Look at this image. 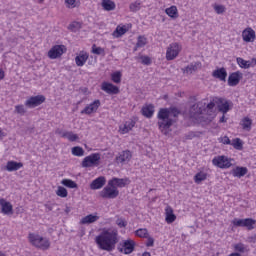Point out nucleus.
<instances>
[{
  "instance_id": "31",
  "label": "nucleus",
  "mask_w": 256,
  "mask_h": 256,
  "mask_svg": "<svg viewBox=\"0 0 256 256\" xmlns=\"http://www.w3.org/2000/svg\"><path fill=\"white\" fill-rule=\"evenodd\" d=\"M252 125H253V120H251L249 117H245L241 121V126L244 131H251Z\"/></svg>"
},
{
  "instance_id": "27",
  "label": "nucleus",
  "mask_w": 256,
  "mask_h": 256,
  "mask_svg": "<svg viewBox=\"0 0 256 256\" xmlns=\"http://www.w3.org/2000/svg\"><path fill=\"white\" fill-rule=\"evenodd\" d=\"M246 173H248L247 167L237 166L232 170L233 177H238V179H241V177H245Z\"/></svg>"
},
{
  "instance_id": "5",
  "label": "nucleus",
  "mask_w": 256,
  "mask_h": 256,
  "mask_svg": "<svg viewBox=\"0 0 256 256\" xmlns=\"http://www.w3.org/2000/svg\"><path fill=\"white\" fill-rule=\"evenodd\" d=\"M234 227H245L248 231L255 229L256 220L253 218L237 219L232 221Z\"/></svg>"
},
{
  "instance_id": "26",
  "label": "nucleus",
  "mask_w": 256,
  "mask_h": 256,
  "mask_svg": "<svg viewBox=\"0 0 256 256\" xmlns=\"http://www.w3.org/2000/svg\"><path fill=\"white\" fill-rule=\"evenodd\" d=\"M87 59H89V54L82 52L78 56L75 57V63L77 67H83L85 63H87Z\"/></svg>"
},
{
  "instance_id": "25",
  "label": "nucleus",
  "mask_w": 256,
  "mask_h": 256,
  "mask_svg": "<svg viewBox=\"0 0 256 256\" xmlns=\"http://www.w3.org/2000/svg\"><path fill=\"white\" fill-rule=\"evenodd\" d=\"M105 182V177L100 176L92 181V183L90 184V189H101L105 185Z\"/></svg>"
},
{
  "instance_id": "47",
  "label": "nucleus",
  "mask_w": 256,
  "mask_h": 256,
  "mask_svg": "<svg viewBox=\"0 0 256 256\" xmlns=\"http://www.w3.org/2000/svg\"><path fill=\"white\" fill-rule=\"evenodd\" d=\"M145 45H147V38L144 36H139L136 43V48L145 47Z\"/></svg>"
},
{
  "instance_id": "18",
  "label": "nucleus",
  "mask_w": 256,
  "mask_h": 256,
  "mask_svg": "<svg viewBox=\"0 0 256 256\" xmlns=\"http://www.w3.org/2000/svg\"><path fill=\"white\" fill-rule=\"evenodd\" d=\"M212 77L219 81H227V70L224 67L218 68L212 72Z\"/></svg>"
},
{
  "instance_id": "7",
  "label": "nucleus",
  "mask_w": 256,
  "mask_h": 256,
  "mask_svg": "<svg viewBox=\"0 0 256 256\" xmlns=\"http://www.w3.org/2000/svg\"><path fill=\"white\" fill-rule=\"evenodd\" d=\"M102 199H117L119 197V190L115 186L107 185L100 192Z\"/></svg>"
},
{
  "instance_id": "32",
  "label": "nucleus",
  "mask_w": 256,
  "mask_h": 256,
  "mask_svg": "<svg viewBox=\"0 0 256 256\" xmlns=\"http://www.w3.org/2000/svg\"><path fill=\"white\" fill-rule=\"evenodd\" d=\"M175 219H177V216L173 214V208L171 207L166 208V222L174 223Z\"/></svg>"
},
{
  "instance_id": "64",
  "label": "nucleus",
  "mask_w": 256,
  "mask_h": 256,
  "mask_svg": "<svg viewBox=\"0 0 256 256\" xmlns=\"http://www.w3.org/2000/svg\"><path fill=\"white\" fill-rule=\"evenodd\" d=\"M142 256H151V253H149V252H144V253L142 254Z\"/></svg>"
},
{
  "instance_id": "49",
  "label": "nucleus",
  "mask_w": 256,
  "mask_h": 256,
  "mask_svg": "<svg viewBox=\"0 0 256 256\" xmlns=\"http://www.w3.org/2000/svg\"><path fill=\"white\" fill-rule=\"evenodd\" d=\"M214 11L217 13V15H223V12L225 11V6L223 5H215Z\"/></svg>"
},
{
  "instance_id": "14",
  "label": "nucleus",
  "mask_w": 256,
  "mask_h": 256,
  "mask_svg": "<svg viewBox=\"0 0 256 256\" xmlns=\"http://www.w3.org/2000/svg\"><path fill=\"white\" fill-rule=\"evenodd\" d=\"M127 183H129V178H112L108 181V185L110 187H119L120 189H123V187L127 186Z\"/></svg>"
},
{
  "instance_id": "10",
  "label": "nucleus",
  "mask_w": 256,
  "mask_h": 256,
  "mask_svg": "<svg viewBox=\"0 0 256 256\" xmlns=\"http://www.w3.org/2000/svg\"><path fill=\"white\" fill-rule=\"evenodd\" d=\"M67 51L65 45H55L48 51L49 59H59Z\"/></svg>"
},
{
  "instance_id": "51",
  "label": "nucleus",
  "mask_w": 256,
  "mask_h": 256,
  "mask_svg": "<svg viewBox=\"0 0 256 256\" xmlns=\"http://www.w3.org/2000/svg\"><path fill=\"white\" fill-rule=\"evenodd\" d=\"M142 65H151V58L149 56H141Z\"/></svg>"
},
{
  "instance_id": "38",
  "label": "nucleus",
  "mask_w": 256,
  "mask_h": 256,
  "mask_svg": "<svg viewBox=\"0 0 256 256\" xmlns=\"http://www.w3.org/2000/svg\"><path fill=\"white\" fill-rule=\"evenodd\" d=\"M141 5L142 3L139 0H136L130 4L129 9L132 13H137V11H141Z\"/></svg>"
},
{
  "instance_id": "23",
  "label": "nucleus",
  "mask_w": 256,
  "mask_h": 256,
  "mask_svg": "<svg viewBox=\"0 0 256 256\" xmlns=\"http://www.w3.org/2000/svg\"><path fill=\"white\" fill-rule=\"evenodd\" d=\"M216 105H218V109L223 115L229 111V102L222 98H216Z\"/></svg>"
},
{
  "instance_id": "63",
  "label": "nucleus",
  "mask_w": 256,
  "mask_h": 256,
  "mask_svg": "<svg viewBox=\"0 0 256 256\" xmlns=\"http://www.w3.org/2000/svg\"><path fill=\"white\" fill-rule=\"evenodd\" d=\"M68 29H71L73 31V29H75V24H70Z\"/></svg>"
},
{
  "instance_id": "53",
  "label": "nucleus",
  "mask_w": 256,
  "mask_h": 256,
  "mask_svg": "<svg viewBox=\"0 0 256 256\" xmlns=\"http://www.w3.org/2000/svg\"><path fill=\"white\" fill-rule=\"evenodd\" d=\"M116 225L120 227V229H123V227H127V222L123 219L116 220Z\"/></svg>"
},
{
  "instance_id": "43",
  "label": "nucleus",
  "mask_w": 256,
  "mask_h": 256,
  "mask_svg": "<svg viewBox=\"0 0 256 256\" xmlns=\"http://www.w3.org/2000/svg\"><path fill=\"white\" fill-rule=\"evenodd\" d=\"M121 77H122V74L120 71H116L111 74V79L113 83H117V84L121 83Z\"/></svg>"
},
{
  "instance_id": "16",
  "label": "nucleus",
  "mask_w": 256,
  "mask_h": 256,
  "mask_svg": "<svg viewBox=\"0 0 256 256\" xmlns=\"http://www.w3.org/2000/svg\"><path fill=\"white\" fill-rule=\"evenodd\" d=\"M242 39L245 43H253L256 39L255 30H253V28H246L243 30Z\"/></svg>"
},
{
  "instance_id": "56",
  "label": "nucleus",
  "mask_w": 256,
  "mask_h": 256,
  "mask_svg": "<svg viewBox=\"0 0 256 256\" xmlns=\"http://www.w3.org/2000/svg\"><path fill=\"white\" fill-rule=\"evenodd\" d=\"M206 109L208 111H213V109H215V102L208 103L207 106H206Z\"/></svg>"
},
{
  "instance_id": "4",
  "label": "nucleus",
  "mask_w": 256,
  "mask_h": 256,
  "mask_svg": "<svg viewBox=\"0 0 256 256\" xmlns=\"http://www.w3.org/2000/svg\"><path fill=\"white\" fill-rule=\"evenodd\" d=\"M100 161H101V154L100 153H92L83 159L81 165L84 168L98 167Z\"/></svg>"
},
{
  "instance_id": "48",
  "label": "nucleus",
  "mask_w": 256,
  "mask_h": 256,
  "mask_svg": "<svg viewBox=\"0 0 256 256\" xmlns=\"http://www.w3.org/2000/svg\"><path fill=\"white\" fill-rule=\"evenodd\" d=\"M15 113H18V115H25L27 113V110L25 109L24 105H16Z\"/></svg>"
},
{
  "instance_id": "12",
  "label": "nucleus",
  "mask_w": 256,
  "mask_h": 256,
  "mask_svg": "<svg viewBox=\"0 0 256 256\" xmlns=\"http://www.w3.org/2000/svg\"><path fill=\"white\" fill-rule=\"evenodd\" d=\"M101 107V100H94L88 106H86L80 113L81 115H91V113H97V109Z\"/></svg>"
},
{
  "instance_id": "21",
  "label": "nucleus",
  "mask_w": 256,
  "mask_h": 256,
  "mask_svg": "<svg viewBox=\"0 0 256 256\" xmlns=\"http://www.w3.org/2000/svg\"><path fill=\"white\" fill-rule=\"evenodd\" d=\"M1 210L4 215H13V205L7 202L5 199H0Z\"/></svg>"
},
{
  "instance_id": "61",
  "label": "nucleus",
  "mask_w": 256,
  "mask_h": 256,
  "mask_svg": "<svg viewBox=\"0 0 256 256\" xmlns=\"http://www.w3.org/2000/svg\"><path fill=\"white\" fill-rule=\"evenodd\" d=\"M65 213L67 214L71 213V208L69 206H66Z\"/></svg>"
},
{
  "instance_id": "6",
  "label": "nucleus",
  "mask_w": 256,
  "mask_h": 256,
  "mask_svg": "<svg viewBox=\"0 0 256 256\" xmlns=\"http://www.w3.org/2000/svg\"><path fill=\"white\" fill-rule=\"evenodd\" d=\"M179 53H181V46L179 43H171L166 50V60L173 61L174 59H177Z\"/></svg>"
},
{
  "instance_id": "29",
  "label": "nucleus",
  "mask_w": 256,
  "mask_h": 256,
  "mask_svg": "<svg viewBox=\"0 0 256 256\" xmlns=\"http://www.w3.org/2000/svg\"><path fill=\"white\" fill-rule=\"evenodd\" d=\"M166 15L171 17V19H177L179 17V11L177 10V6H171L165 10Z\"/></svg>"
},
{
  "instance_id": "57",
  "label": "nucleus",
  "mask_w": 256,
  "mask_h": 256,
  "mask_svg": "<svg viewBox=\"0 0 256 256\" xmlns=\"http://www.w3.org/2000/svg\"><path fill=\"white\" fill-rule=\"evenodd\" d=\"M248 241H250V243H256V234H254L253 236L249 237Z\"/></svg>"
},
{
  "instance_id": "60",
  "label": "nucleus",
  "mask_w": 256,
  "mask_h": 256,
  "mask_svg": "<svg viewBox=\"0 0 256 256\" xmlns=\"http://www.w3.org/2000/svg\"><path fill=\"white\" fill-rule=\"evenodd\" d=\"M219 123H227V119L225 118V114L220 118Z\"/></svg>"
},
{
  "instance_id": "13",
  "label": "nucleus",
  "mask_w": 256,
  "mask_h": 256,
  "mask_svg": "<svg viewBox=\"0 0 256 256\" xmlns=\"http://www.w3.org/2000/svg\"><path fill=\"white\" fill-rule=\"evenodd\" d=\"M101 90L104 91V93H107L108 95H119V87L113 85L109 82H103L101 84Z\"/></svg>"
},
{
  "instance_id": "36",
  "label": "nucleus",
  "mask_w": 256,
  "mask_h": 256,
  "mask_svg": "<svg viewBox=\"0 0 256 256\" xmlns=\"http://www.w3.org/2000/svg\"><path fill=\"white\" fill-rule=\"evenodd\" d=\"M199 67H201V62L192 63L185 68L184 73H193V71H197Z\"/></svg>"
},
{
  "instance_id": "24",
  "label": "nucleus",
  "mask_w": 256,
  "mask_h": 256,
  "mask_svg": "<svg viewBox=\"0 0 256 256\" xmlns=\"http://www.w3.org/2000/svg\"><path fill=\"white\" fill-rule=\"evenodd\" d=\"M97 221H99V216L89 214L80 220V224L81 225H91V223H95Z\"/></svg>"
},
{
  "instance_id": "59",
  "label": "nucleus",
  "mask_w": 256,
  "mask_h": 256,
  "mask_svg": "<svg viewBox=\"0 0 256 256\" xmlns=\"http://www.w3.org/2000/svg\"><path fill=\"white\" fill-rule=\"evenodd\" d=\"M3 79H5V72L2 69H0V81Z\"/></svg>"
},
{
  "instance_id": "41",
  "label": "nucleus",
  "mask_w": 256,
  "mask_h": 256,
  "mask_svg": "<svg viewBox=\"0 0 256 256\" xmlns=\"http://www.w3.org/2000/svg\"><path fill=\"white\" fill-rule=\"evenodd\" d=\"M207 179V174L205 172H199L194 176V181L199 185L202 181H205Z\"/></svg>"
},
{
  "instance_id": "17",
  "label": "nucleus",
  "mask_w": 256,
  "mask_h": 256,
  "mask_svg": "<svg viewBox=\"0 0 256 256\" xmlns=\"http://www.w3.org/2000/svg\"><path fill=\"white\" fill-rule=\"evenodd\" d=\"M120 253H124L125 255H131L133 251H135V241L133 240H125L123 243V248H121Z\"/></svg>"
},
{
  "instance_id": "28",
  "label": "nucleus",
  "mask_w": 256,
  "mask_h": 256,
  "mask_svg": "<svg viewBox=\"0 0 256 256\" xmlns=\"http://www.w3.org/2000/svg\"><path fill=\"white\" fill-rule=\"evenodd\" d=\"M153 113H155V107L152 104L144 106L142 108V115L144 117H147L148 119H151V117H153Z\"/></svg>"
},
{
  "instance_id": "8",
  "label": "nucleus",
  "mask_w": 256,
  "mask_h": 256,
  "mask_svg": "<svg viewBox=\"0 0 256 256\" xmlns=\"http://www.w3.org/2000/svg\"><path fill=\"white\" fill-rule=\"evenodd\" d=\"M46 100L44 95L31 96L28 98L24 105L28 107V109H35V107H39V105H43V102Z\"/></svg>"
},
{
  "instance_id": "1",
  "label": "nucleus",
  "mask_w": 256,
  "mask_h": 256,
  "mask_svg": "<svg viewBox=\"0 0 256 256\" xmlns=\"http://www.w3.org/2000/svg\"><path fill=\"white\" fill-rule=\"evenodd\" d=\"M94 241L98 249L111 253V251H115V247L119 243V230L117 228H102Z\"/></svg>"
},
{
  "instance_id": "15",
  "label": "nucleus",
  "mask_w": 256,
  "mask_h": 256,
  "mask_svg": "<svg viewBox=\"0 0 256 256\" xmlns=\"http://www.w3.org/2000/svg\"><path fill=\"white\" fill-rule=\"evenodd\" d=\"M241 79H243V73L240 71L231 73L228 77L229 87H237V84L240 83Z\"/></svg>"
},
{
  "instance_id": "2",
  "label": "nucleus",
  "mask_w": 256,
  "mask_h": 256,
  "mask_svg": "<svg viewBox=\"0 0 256 256\" xmlns=\"http://www.w3.org/2000/svg\"><path fill=\"white\" fill-rule=\"evenodd\" d=\"M158 126L160 131H167L173 126L179 117V110L177 108H161L158 111Z\"/></svg>"
},
{
  "instance_id": "42",
  "label": "nucleus",
  "mask_w": 256,
  "mask_h": 256,
  "mask_svg": "<svg viewBox=\"0 0 256 256\" xmlns=\"http://www.w3.org/2000/svg\"><path fill=\"white\" fill-rule=\"evenodd\" d=\"M92 53L94 55H102V57H105V49L102 47H97V45H92Z\"/></svg>"
},
{
  "instance_id": "40",
  "label": "nucleus",
  "mask_w": 256,
  "mask_h": 256,
  "mask_svg": "<svg viewBox=\"0 0 256 256\" xmlns=\"http://www.w3.org/2000/svg\"><path fill=\"white\" fill-rule=\"evenodd\" d=\"M72 155L75 157H83V155H85V150L80 146H75L72 148Z\"/></svg>"
},
{
  "instance_id": "62",
  "label": "nucleus",
  "mask_w": 256,
  "mask_h": 256,
  "mask_svg": "<svg viewBox=\"0 0 256 256\" xmlns=\"http://www.w3.org/2000/svg\"><path fill=\"white\" fill-rule=\"evenodd\" d=\"M229 256H241L238 252L231 253Z\"/></svg>"
},
{
  "instance_id": "20",
  "label": "nucleus",
  "mask_w": 256,
  "mask_h": 256,
  "mask_svg": "<svg viewBox=\"0 0 256 256\" xmlns=\"http://www.w3.org/2000/svg\"><path fill=\"white\" fill-rule=\"evenodd\" d=\"M133 127H135V121L128 120L123 125H120L119 132L122 135H125V134L129 133V131H132Z\"/></svg>"
},
{
  "instance_id": "3",
  "label": "nucleus",
  "mask_w": 256,
  "mask_h": 256,
  "mask_svg": "<svg viewBox=\"0 0 256 256\" xmlns=\"http://www.w3.org/2000/svg\"><path fill=\"white\" fill-rule=\"evenodd\" d=\"M28 240L37 249H41L42 251H47L49 247H51V242L48 238H45L39 234L30 233L28 235Z\"/></svg>"
},
{
  "instance_id": "19",
  "label": "nucleus",
  "mask_w": 256,
  "mask_h": 256,
  "mask_svg": "<svg viewBox=\"0 0 256 256\" xmlns=\"http://www.w3.org/2000/svg\"><path fill=\"white\" fill-rule=\"evenodd\" d=\"M203 111H207V110H203L201 103H196L191 106L190 115L194 119H197V117H199V115H203Z\"/></svg>"
},
{
  "instance_id": "50",
  "label": "nucleus",
  "mask_w": 256,
  "mask_h": 256,
  "mask_svg": "<svg viewBox=\"0 0 256 256\" xmlns=\"http://www.w3.org/2000/svg\"><path fill=\"white\" fill-rule=\"evenodd\" d=\"M195 137H199V132H188L185 135V139L187 140L195 139Z\"/></svg>"
},
{
  "instance_id": "22",
  "label": "nucleus",
  "mask_w": 256,
  "mask_h": 256,
  "mask_svg": "<svg viewBox=\"0 0 256 256\" xmlns=\"http://www.w3.org/2000/svg\"><path fill=\"white\" fill-rule=\"evenodd\" d=\"M23 167V163L22 162H16V161H8L5 169L6 171H9L10 173L13 171H19V169H21Z\"/></svg>"
},
{
  "instance_id": "9",
  "label": "nucleus",
  "mask_w": 256,
  "mask_h": 256,
  "mask_svg": "<svg viewBox=\"0 0 256 256\" xmlns=\"http://www.w3.org/2000/svg\"><path fill=\"white\" fill-rule=\"evenodd\" d=\"M212 165L219 167V169H229L231 167V159L227 156H216L212 159Z\"/></svg>"
},
{
  "instance_id": "30",
  "label": "nucleus",
  "mask_w": 256,
  "mask_h": 256,
  "mask_svg": "<svg viewBox=\"0 0 256 256\" xmlns=\"http://www.w3.org/2000/svg\"><path fill=\"white\" fill-rule=\"evenodd\" d=\"M102 7L104 11H115V2L112 0H102Z\"/></svg>"
},
{
  "instance_id": "44",
  "label": "nucleus",
  "mask_w": 256,
  "mask_h": 256,
  "mask_svg": "<svg viewBox=\"0 0 256 256\" xmlns=\"http://www.w3.org/2000/svg\"><path fill=\"white\" fill-rule=\"evenodd\" d=\"M232 147H234V149H238V151H241V149H243V143L241 142V139L239 138H235L232 143H231Z\"/></svg>"
},
{
  "instance_id": "34",
  "label": "nucleus",
  "mask_w": 256,
  "mask_h": 256,
  "mask_svg": "<svg viewBox=\"0 0 256 256\" xmlns=\"http://www.w3.org/2000/svg\"><path fill=\"white\" fill-rule=\"evenodd\" d=\"M127 33V26H117L115 31L113 32V35L117 38L123 37Z\"/></svg>"
},
{
  "instance_id": "46",
  "label": "nucleus",
  "mask_w": 256,
  "mask_h": 256,
  "mask_svg": "<svg viewBox=\"0 0 256 256\" xmlns=\"http://www.w3.org/2000/svg\"><path fill=\"white\" fill-rule=\"evenodd\" d=\"M234 250L236 253H245V251H247V247H245V244L243 243H238L234 245Z\"/></svg>"
},
{
  "instance_id": "33",
  "label": "nucleus",
  "mask_w": 256,
  "mask_h": 256,
  "mask_svg": "<svg viewBox=\"0 0 256 256\" xmlns=\"http://www.w3.org/2000/svg\"><path fill=\"white\" fill-rule=\"evenodd\" d=\"M237 65L241 67V69H249L251 67V61H247L241 57L236 59Z\"/></svg>"
},
{
  "instance_id": "54",
  "label": "nucleus",
  "mask_w": 256,
  "mask_h": 256,
  "mask_svg": "<svg viewBox=\"0 0 256 256\" xmlns=\"http://www.w3.org/2000/svg\"><path fill=\"white\" fill-rule=\"evenodd\" d=\"M68 9H75V0H65Z\"/></svg>"
},
{
  "instance_id": "35",
  "label": "nucleus",
  "mask_w": 256,
  "mask_h": 256,
  "mask_svg": "<svg viewBox=\"0 0 256 256\" xmlns=\"http://www.w3.org/2000/svg\"><path fill=\"white\" fill-rule=\"evenodd\" d=\"M59 134L61 135V137H64L72 142L79 139V136L77 134H74L73 132H59Z\"/></svg>"
},
{
  "instance_id": "11",
  "label": "nucleus",
  "mask_w": 256,
  "mask_h": 256,
  "mask_svg": "<svg viewBox=\"0 0 256 256\" xmlns=\"http://www.w3.org/2000/svg\"><path fill=\"white\" fill-rule=\"evenodd\" d=\"M131 159H133V152L131 150H123L116 156L117 163H121L122 165L129 163Z\"/></svg>"
},
{
  "instance_id": "58",
  "label": "nucleus",
  "mask_w": 256,
  "mask_h": 256,
  "mask_svg": "<svg viewBox=\"0 0 256 256\" xmlns=\"http://www.w3.org/2000/svg\"><path fill=\"white\" fill-rule=\"evenodd\" d=\"M46 211H53V205L45 204Z\"/></svg>"
},
{
  "instance_id": "45",
  "label": "nucleus",
  "mask_w": 256,
  "mask_h": 256,
  "mask_svg": "<svg viewBox=\"0 0 256 256\" xmlns=\"http://www.w3.org/2000/svg\"><path fill=\"white\" fill-rule=\"evenodd\" d=\"M56 195H58V197L65 198V197H67V195H69V192H67L65 187L59 186L56 191Z\"/></svg>"
},
{
  "instance_id": "52",
  "label": "nucleus",
  "mask_w": 256,
  "mask_h": 256,
  "mask_svg": "<svg viewBox=\"0 0 256 256\" xmlns=\"http://www.w3.org/2000/svg\"><path fill=\"white\" fill-rule=\"evenodd\" d=\"M146 239H147L146 247H153V245H155V239H153V237L148 235V237H146Z\"/></svg>"
},
{
  "instance_id": "55",
  "label": "nucleus",
  "mask_w": 256,
  "mask_h": 256,
  "mask_svg": "<svg viewBox=\"0 0 256 256\" xmlns=\"http://www.w3.org/2000/svg\"><path fill=\"white\" fill-rule=\"evenodd\" d=\"M221 143H223V145H231V139H229L227 136H224L221 138Z\"/></svg>"
},
{
  "instance_id": "37",
  "label": "nucleus",
  "mask_w": 256,
  "mask_h": 256,
  "mask_svg": "<svg viewBox=\"0 0 256 256\" xmlns=\"http://www.w3.org/2000/svg\"><path fill=\"white\" fill-rule=\"evenodd\" d=\"M64 187H68L69 189H77V183L71 179H63L61 182Z\"/></svg>"
},
{
  "instance_id": "39",
  "label": "nucleus",
  "mask_w": 256,
  "mask_h": 256,
  "mask_svg": "<svg viewBox=\"0 0 256 256\" xmlns=\"http://www.w3.org/2000/svg\"><path fill=\"white\" fill-rule=\"evenodd\" d=\"M135 235L137 237H141L143 239H146L147 237H149V231L147 230V228H140V229L135 231Z\"/></svg>"
}]
</instances>
